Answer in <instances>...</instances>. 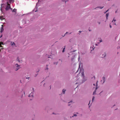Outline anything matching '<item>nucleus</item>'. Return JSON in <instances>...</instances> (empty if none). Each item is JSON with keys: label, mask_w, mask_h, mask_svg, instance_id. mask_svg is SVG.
I'll return each mask as SVG.
<instances>
[{"label": "nucleus", "mask_w": 120, "mask_h": 120, "mask_svg": "<svg viewBox=\"0 0 120 120\" xmlns=\"http://www.w3.org/2000/svg\"><path fill=\"white\" fill-rule=\"evenodd\" d=\"M71 102H72L71 101V102H68V103H69V104H68V106H70V105H71V104H70V103Z\"/></svg>", "instance_id": "nucleus-16"}, {"label": "nucleus", "mask_w": 120, "mask_h": 120, "mask_svg": "<svg viewBox=\"0 0 120 120\" xmlns=\"http://www.w3.org/2000/svg\"><path fill=\"white\" fill-rule=\"evenodd\" d=\"M0 19L1 20H2L4 19H2L1 17L0 16Z\"/></svg>", "instance_id": "nucleus-23"}, {"label": "nucleus", "mask_w": 120, "mask_h": 120, "mask_svg": "<svg viewBox=\"0 0 120 120\" xmlns=\"http://www.w3.org/2000/svg\"><path fill=\"white\" fill-rule=\"evenodd\" d=\"M64 48H63V50L62 51V52H64V50L65 49V46H64Z\"/></svg>", "instance_id": "nucleus-14"}, {"label": "nucleus", "mask_w": 120, "mask_h": 120, "mask_svg": "<svg viewBox=\"0 0 120 120\" xmlns=\"http://www.w3.org/2000/svg\"><path fill=\"white\" fill-rule=\"evenodd\" d=\"M102 55V57H105L106 56V54L105 53L104 54H103Z\"/></svg>", "instance_id": "nucleus-13"}, {"label": "nucleus", "mask_w": 120, "mask_h": 120, "mask_svg": "<svg viewBox=\"0 0 120 120\" xmlns=\"http://www.w3.org/2000/svg\"><path fill=\"white\" fill-rule=\"evenodd\" d=\"M64 1V2H65V3H66V1Z\"/></svg>", "instance_id": "nucleus-39"}, {"label": "nucleus", "mask_w": 120, "mask_h": 120, "mask_svg": "<svg viewBox=\"0 0 120 120\" xmlns=\"http://www.w3.org/2000/svg\"><path fill=\"white\" fill-rule=\"evenodd\" d=\"M39 71V70L38 71H37V72H38Z\"/></svg>", "instance_id": "nucleus-38"}, {"label": "nucleus", "mask_w": 120, "mask_h": 120, "mask_svg": "<svg viewBox=\"0 0 120 120\" xmlns=\"http://www.w3.org/2000/svg\"><path fill=\"white\" fill-rule=\"evenodd\" d=\"M79 32L80 33H81V31H79Z\"/></svg>", "instance_id": "nucleus-36"}, {"label": "nucleus", "mask_w": 120, "mask_h": 120, "mask_svg": "<svg viewBox=\"0 0 120 120\" xmlns=\"http://www.w3.org/2000/svg\"><path fill=\"white\" fill-rule=\"evenodd\" d=\"M109 10V9L107 11H106L105 12H104V13L105 14Z\"/></svg>", "instance_id": "nucleus-20"}, {"label": "nucleus", "mask_w": 120, "mask_h": 120, "mask_svg": "<svg viewBox=\"0 0 120 120\" xmlns=\"http://www.w3.org/2000/svg\"><path fill=\"white\" fill-rule=\"evenodd\" d=\"M79 67H80V66L79 65Z\"/></svg>", "instance_id": "nucleus-57"}, {"label": "nucleus", "mask_w": 120, "mask_h": 120, "mask_svg": "<svg viewBox=\"0 0 120 120\" xmlns=\"http://www.w3.org/2000/svg\"><path fill=\"white\" fill-rule=\"evenodd\" d=\"M51 86H50V89H51Z\"/></svg>", "instance_id": "nucleus-49"}, {"label": "nucleus", "mask_w": 120, "mask_h": 120, "mask_svg": "<svg viewBox=\"0 0 120 120\" xmlns=\"http://www.w3.org/2000/svg\"><path fill=\"white\" fill-rule=\"evenodd\" d=\"M113 23H114V25H116V23H114V22Z\"/></svg>", "instance_id": "nucleus-40"}, {"label": "nucleus", "mask_w": 120, "mask_h": 120, "mask_svg": "<svg viewBox=\"0 0 120 120\" xmlns=\"http://www.w3.org/2000/svg\"><path fill=\"white\" fill-rule=\"evenodd\" d=\"M48 68L47 67V68H46V69H45V70H48Z\"/></svg>", "instance_id": "nucleus-27"}, {"label": "nucleus", "mask_w": 120, "mask_h": 120, "mask_svg": "<svg viewBox=\"0 0 120 120\" xmlns=\"http://www.w3.org/2000/svg\"><path fill=\"white\" fill-rule=\"evenodd\" d=\"M113 21H114V22H115L116 21V20H114V19H113V20L112 21V22H113Z\"/></svg>", "instance_id": "nucleus-25"}, {"label": "nucleus", "mask_w": 120, "mask_h": 120, "mask_svg": "<svg viewBox=\"0 0 120 120\" xmlns=\"http://www.w3.org/2000/svg\"><path fill=\"white\" fill-rule=\"evenodd\" d=\"M93 78H94V79H95V76H94L93 77H92V78L93 79Z\"/></svg>", "instance_id": "nucleus-26"}, {"label": "nucleus", "mask_w": 120, "mask_h": 120, "mask_svg": "<svg viewBox=\"0 0 120 120\" xmlns=\"http://www.w3.org/2000/svg\"><path fill=\"white\" fill-rule=\"evenodd\" d=\"M97 45H98L97 44H96V45L97 46Z\"/></svg>", "instance_id": "nucleus-51"}, {"label": "nucleus", "mask_w": 120, "mask_h": 120, "mask_svg": "<svg viewBox=\"0 0 120 120\" xmlns=\"http://www.w3.org/2000/svg\"><path fill=\"white\" fill-rule=\"evenodd\" d=\"M116 12H117V11H115V13H116Z\"/></svg>", "instance_id": "nucleus-45"}, {"label": "nucleus", "mask_w": 120, "mask_h": 120, "mask_svg": "<svg viewBox=\"0 0 120 120\" xmlns=\"http://www.w3.org/2000/svg\"><path fill=\"white\" fill-rule=\"evenodd\" d=\"M17 60L19 62H20V60H19V57H17Z\"/></svg>", "instance_id": "nucleus-19"}, {"label": "nucleus", "mask_w": 120, "mask_h": 120, "mask_svg": "<svg viewBox=\"0 0 120 120\" xmlns=\"http://www.w3.org/2000/svg\"><path fill=\"white\" fill-rule=\"evenodd\" d=\"M68 33V32H67L64 34V36H63V37H64L65 36V35L67 33Z\"/></svg>", "instance_id": "nucleus-21"}, {"label": "nucleus", "mask_w": 120, "mask_h": 120, "mask_svg": "<svg viewBox=\"0 0 120 120\" xmlns=\"http://www.w3.org/2000/svg\"><path fill=\"white\" fill-rule=\"evenodd\" d=\"M15 67L16 68H15V71H17L20 68V65H19L18 64H16L15 65Z\"/></svg>", "instance_id": "nucleus-2"}, {"label": "nucleus", "mask_w": 120, "mask_h": 120, "mask_svg": "<svg viewBox=\"0 0 120 120\" xmlns=\"http://www.w3.org/2000/svg\"><path fill=\"white\" fill-rule=\"evenodd\" d=\"M32 90H33V92H34V88H32Z\"/></svg>", "instance_id": "nucleus-30"}, {"label": "nucleus", "mask_w": 120, "mask_h": 120, "mask_svg": "<svg viewBox=\"0 0 120 120\" xmlns=\"http://www.w3.org/2000/svg\"><path fill=\"white\" fill-rule=\"evenodd\" d=\"M96 90H95V91L93 92V95H94V94H95L96 93Z\"/></svg>", "instance_id": "nucleus-17"}, {"label": "nucleus", "mask_w": 120, "mask_h": 120, "mask_svg": "<svg viewBox=\"0 0 120 120\" xmlns=\"http://www.w3.org/2000/svg\"><path fill=\"white\" fill-rule=\"evenodd\" d=\"M1 27L0 28V32L1 33H2L4 31V29L3 28V25H2L1 26Z\"/></svg>", "instance_id": "nucleus-3"}, {"label": "nucleus", "mask_w": 120, "mask_h": 120, "mask_svg": "<svg viewBox=\"0 0 120 120\" xmlns=\"http://www.w3.org/2000/svg\"><path fill=\"white\" fill-rule=\"evenodd\" d=\"M14 1L13 0H6L4 3L1 4L0 10L2 13H4V10L2 8H4L6 11H8L9 9L12 10L11 8L10 4L13 3Z\"/></svg>", "instance_id": "nucleus-1"}, {"label": "nucleus", "mask_w": 120, "mask_h": 120, "mask_svg": "<svg viewBox=\"0 0 120 120\" xmlns=\"http://www.w3.org/2000/svg\"><path fill=\"white\" fill-rule=\"evenodd\" d=\"M93 85H95V84H94Z\"/></svg>", "instance_id": "nucleus-52"}, {"label": "nucleus", "mask_w": 120, "mask_h": 120, "mask_svg": "<svg viewBox=\"0 0 120 120\" xmlns=\"http://www.w3.org/2000/svg\"><path fill=\"white\" fill-rule=\"evenodd\" d=\"M37 11V10H36V11H35V12H36Z\"/></svg>", "instance_id": "nucleus-48"}, {"label": "nucleus", "mask_w": 120, "mask_h": 120, "mask_svg": "<svg viewBox=\"0 0 120 120\" xmlns=\"http://www.w3.org/2000/svg\"><path fill=\"white\" fill-rule=\"evenodd\" d=\"M38 74H36L35 75H34V76H35V77H36L37 76V75H38Z\"/></svg>", "instance_id": "nucleus-24"}, {"label": "nucleus", "mask_w": 120, "mask_h": 120, "mask_svg": "<svg viewBox=\"0 0 120 120\" xmlns=\"http://www.w3.org/2000/svg\"><path fill=\"white\" fill-rule=\"evenodd\" d=\"M89 31H91V30H89Z\"/></svg>", "instance_id": "nucleus-53"}, {"label": "nucleus", "mask_w": 120, "mask_h": 120, "mask_svg": "<svg viewBox=\"0 0 120 120\" xmlns=\"http://www.w3.org/2000/svg\"><path fill=\"white\" fill-rule=\"evenodd\" d=\"M59 60H61V62H62V60H61L60 59H59Z\"/></svg>", "instance_id": "nucleus-35"}, {"label": "nucleus", "mask_w": 120, "mask_h": 120, "mask_svg": "<svg viewBox=\"0 0 120 120\" xmlns=\"http://www.w3.org/2000/svg\"><path fill=\"white\" fill-rule=\"evenodd\" d=\"M48 58H50V57H48Z\"/></svg>", "instance_id": "nucleus-55"}, {"label": "nucleus", "mask_w": 120, "mask_h": 120, "mask_svg": "<svg viewBox=\"0 0 120 120\" xmlns=\"http://www.w3.org/2000/svg\"><path fill=\"white\" fill-rule=\"evenodd\" d=\"M83 78L82 79V82H84L86 80V79L85 78V77H83Z\"/></svg>", "instance_id": "nucleus-5"}, {"label": "nucleus", "mask_w": 120, "mask_h": 120, "mask_svg": "<svg viewBox=\"0 0 120 120\" xmlns=\"http://www.w3.org/2000/svg\"><path fill=\"white\" fill-rule=\"evenodd\" d=\"M92 48L93 49H94V48H93V47H92Z\"/></svg>", "instance_id": "nucleus-46"}, {"label": "nucleus", "mask_w": 120, "mask_h": 120, "mask_svg": "<svg viewBox=\"0 0 120 120\" xmlns=\"http://www.w3.org/2000/svg\"><path fill=\"white\" fill-rule=\"evenodd\" d=\"M104 7H98L95 8V9H96L97 8H100L101 9H102Z\"/></svg>", "instance_id": "nucleus-9"}, {"label": "nucleus", "mask_w": 120, "mask_h": 120, "mask_svg": "<svg viewBox=\"0 0 120 120\" xmlns=\"http://www.w3.org/2000/svg\"><path fill=\"white\" fill-rule=\"evenodd\" d=\"M38 0V2L39 1H41V0Z\"/></svg>", "instance_id": "nucleus-41"}, {"label": "nucleus", "mask_w": 120, "mask_h": 120, "mask_svg": "<svg viewBox=\"0 0 120 120\" xmlns=\"http://www.w3.org/2000/svg\"><path fill=\"white\" fill-rule=\"evenodd\" d=\"M102 79H103V83L105 82V77H102Z\"/></svg>", "instance_id": "nucleus-7"}, {"label": "nucleus", "mask_w": 120, "mask_h": 120, "mask_svg": "<svg viewBox=\"0 0 120 120\" xmlns=\"http://www.w3.org/2000/svg\"><path fill=\"white\" fill-rule=\"evenodd\" d=\"M29 77H26V79H29Z\"/></svg>", "instance_id": "nucleus-32"}, {"label": "nucleus", "mask_w": 120, "mask_h": 120, "mask_svg": "<svg viewBox=\"0 0 120 120\" xmlns=\"http://www.w3.org/2000/svg\"><path fill=\"white\" fill-rule=\"evenodd\" d=\"M2 36V35L0 37V38H1Z\"/></svg>", "instance_id": "nucleus-34"}, {"label": "nucleus", "mask_w": 120, "mask_h": 120, "mask_svg": "<svg viewBox=\"0 0 120 120\" xmlns=\"http://www.w3.org/2000/svg\"><path fill=\"white\" fill-rule=\"evenodd\" d=\"M71 33H70V34H71Z\"/></svg>", "instance_id": "nucleus-56"}, {"label": "nucleus", "mask_w": 120, "mask_h": 120, "mask_svg": "<svg viewBox=\"0 0 120 120\" xmlns=\"http://www.w3.org/2000/svg\"><path fill=\"white\" fill-rule=\"evenodd\" d=\"M94 96H93V97H92V102H93V101H94Z\"/></svg>", "instance_id": "nucleus-15"}, {"label": "nucleus", "mask_w": 120, "mask_h": 120, "mask_svg": "<svg viewBox=\"0 0 120 120\" xmlns=\"http://www.w3.org/2000/svg\"><path fill=\"white\" fill-rule=\"evenodd\" d=\"M16 10H16V9H13V10L12 11V12H15L16 13Z\"/></svg>", "instance_id": "nucleus-8"}, {"label": "nucleus", "mask_w": 120, "mask_h": 120, "mask_svg": "<svg viewBox=\"0 0 120 120\" xmlns=\"http://www.w3.org/2000/svg\"><path fill=\"white\" fill-rule=\"evenodd\" d=\"M66 90L64 89H63L62 90V92L63 93V94H64L65 93Z\"/></svg>", "instance_id": "nucleus-10"}, {"label": "nucleus", "mask_w": 120, "mask_h": 120, "mask_svg": "<svg viewBox=\"0 0 120 120\" xmlns=\"http://www.w3.org/2000/svg\"><path fill=\"white\" fill-rule=\"evenodd\" d=\"M29 97H33V92H31L30 95H29Z\"/></svg>", "instance_id": "nucleus-4"}, {"label": "nucleus", "mask_w": 120, "mask_h": 120, "mask_svg": "<svg viewBox=\"0 0 120 120\" xmlns=\"http://www.w3.org/2000/svg\"><path fill=\"white\" fill-rule=\"evenodd\" d=\"M98 82V81L97 82H97Z\"/></svg>", "instance_id": "nucleus-47"}, {"label": "nucleus", "mask_w": 120, "mask_h": 120, "mask_svg": "<svg viewBox=\"0 0 120 120\" xmlns=\"http://www.w3.org/2000/svg\"><path fill=\"white\" fill-rule=\"evenodd\" d=\"M90 102H89V104H88V105H89V107H90V105H89L90 103Z\"/></svg>", "instance_id": "nucleus-31"}, {"label": "nucleus", "mask_w": 120, "mask_h": 120, "mask_svg": "<svg viewBox=\"0 0 120 120\" xmlns=\"http://www.w3.org/2000/svg\"><path fill=\"white\" fill-rule=\"evenodd\" d=\"M97 88H97V87H96V89H95V90H96L97 89Z\"/></svg>", "instance_id": "nucleus-42"}, {"label": "nucleus", "mask_w": 120, "mask_h": 120, "mask_svg": "<svg viewBox=\"0 0 120 120\" xmlns=\"http://www.w3.org/2000/svg\"><path fill=\"white\" fill-rule=\"evenodd\" d=\"M15 45V44L14 42H13V43H12L11 44L12 45Z\"/></svg>", "instance_id": "nucleus-18"}, {"label": "nucleus", "mask_w": 120, "mask_h": 120, "mask_svg": "<svg viewBox=\"0 0 120 120\" xmlns=\"http://www.w3.org/2000/svg\"><path fill=\"white\" fill-rule=\"evenodd\" d=\"M100 42H101L102 41L101 40H100L99 41Z\"/></svg>", "instance_id": "nucleus-28"}, {"label": "nucleus", "mask_w": 120, "mask_h": 120, "mask_svg": "<svg viewBox=\"0 0 120 120\" xmlns=\"http://www.w3.org/2000/svg\"><path fill=\"white\" fill-rule=\"evenodd\" d=\"M109 26L110 28H111L112 27V26L110 25Z\"/></svg>", "instance_id": "nucleus-33"}, {"label": "nucleus", "mask_w": 120, "mask_h": 120, "mask_svg": "<svg viewBox=\"0 0 120 120\" xmlns=\"http://www.w3.org/2000/svg\"><path fill=\"white\" fill-rule=\"evenodd\" d=\"M109 13H107L106 14V19H108V17L109 16Z\"/></svg>", "instance_id": "nucleus-6"}, {"label": "nucleus", "mask_w": 120, "mask_h": 120, "mask_svg": "<svg viewBox=\"0 0 120 120\" xmlns=\"http://www.w3.org/2000/svg\"><path fill=\"white\" fill-rule=\"evenodd\" d=\"M77 116L76 115V114H75V115H74L73 116H72V117H74V116Z\"/></svg>", "instance_id": "nucleus-22"}, {"label": "nucleus", "mask_w": 120, "mask_h": 120, "mask_svg": "<svg viewBox=\"0 0 120 120\" xmlns=\"http://www.w3.org/2000/svg\"><path fill=\"white\" fill-rule=\"evenodd\" d=\"M75 51H76V50H74V51H73V52H75Z\"/></svg>", "instance_id": "nucleus-44"}, {"label": "nucleus", "mask_w": 120, "mask_h": 120, "mask_svg": "<svg viewBox=\"0 0 120 120\" xmlns=\"http://www.w3.org/2000/svg\"><path fill=\"white\" fill-rule=\"evenodd\" d=\"M52 114H54V112H53V113Z\"/></svg>", "instance_id": "nucleus-50"}, {"label": "nucleus", "mask_w": 120, "mask_h": 120, "mask_svg": "<svg viewBox=\"0 0 120 120\" xmlns=\"http://www.w3.org/2000/svg\"><path fill=\"white\" fill-rule=\"evenodd\" d=\"M98 23L99 24H100V22H98Z\"/></svg>", "instance_id": "nucleus-37"}, {"label": "nucleus", "mask_w": 120, "mask_h": 120, "mask_svg": "<svg viewBox=\"0 0 120 120\" xmlns=\"http://www.w3.org/2000/svg\"><path fill=\"white\" fill-rule=\"evenodd\" d=\"M58 63V62H55L53 64H54L57 65Z\"/></svg>", "instance_id": "nucleus-11"}, {"label": "nucleus", "mask_w": 120, "mask_h": 120, "mask_svg": "<svg viewBox=\"0 0 120 120\" xmlns=\"http://www.w3.org/2000/svg\"><path fill=\"white\" fill-rule=\"evenodd\" d=\"M82 77H85L84 74L83 72L82 73Z\"/></svg>", "instance_id": "nucleus-12"}, {"label": "nucleus", "mask_w": 120, "mask_h": 120, "mask_svg": "<svg viewBox=\"0 0 120 120\" xmlns=\"http://www.w3.org/2000/svg\"><path fill=\"white\" fill-rule=\"evenodd\" d=\"M48 64H47L46 65L47 67H48Z\"/></svg>", "instance_id": "nucleus-43"}, {"label": "nucleus", "mask_w": 120, "mask_h": 120, "mask_svg": "<svg viewBox=\"0 0 120 120\" xmlns=\"http://www.w3.org/2000/svg\"><path fill=\"white\" fill-rule=\"evenodd\" d=\"M71 60H72V59H71Z\"/></svg>", "instance_id": "nucleus-54"}, {"label": "nucleus", "mask_w": 120, "mask_h": 120, "mask_svg": "<svg viewBox=\"0 0 120 120\" xmlns=\"http://www.w3.org/2000/svg\"><path fill=\"white\" fill-rule=\"evenodd\" d=\"M120 48V47H117V49H119Z\"/></svg>", "instance_id": "nucleus-29"}]
</instances>
